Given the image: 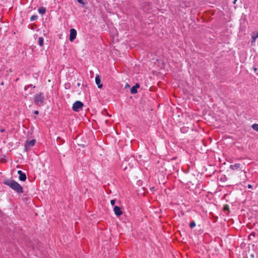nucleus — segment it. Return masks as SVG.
<instances>
[{"mask_svg":"<svg viewBox=\"0 0 258 258\" xmlns=\"http://www.w3.org/2000/svg\"><path fill=\"white\" fill-rule=\"evenodd\" d=\"M4 183L10 186L12 189L16 191L18 194H21L23 192L22 186L17 181L14 180L6 179L4 181Z\"/></svg>","mask_w":258,"mask_h":258,"instance_id":"f257e3e1","label":"nucleus"},{"mask_svg":"<svg viewBox=\"0 0 258 258\" xmlns=\"http://www.w3.org/2000/svg\"><path fill=\"white\" fill-rule=\"evenodd\" d=\"M45 100V97L43 93H39L34 96V101L36 105L43 106Z\"/></svg>","mask_w":258,"mask_h":258,"instance_id":"f03ea898","label":"nucleus"},{"mask_svg":"<svg viewBox=\"0 0 258 258\" xmlns=\"http://www.w3.org/2000/svg\"><path fill=\"white\" fill-rule=\"evenodd\" d=\"M83 106V103L82 102L77 101L73 104L72 108L74 111L78 112L82 108Z\"/></svg>","mask_w":258,"mask_h":258,"instance_id":"7ed1b4c3","label":"nucleus"},{"mask_svg":"<svg viewBox=\"0 0 258 258\" xmlns=\"http://www.w3.org/2000/svg\"><path fill=\"white\" fill-rule=\"evenodd\" d=\"M77 36V31L74 29L72 28L70 30V37L69 40L70 41H73L76 38Z\"/></svg>","mask_w":258,"mask_h":258,"instance_id":"20e7f679","label":"nucleus"},{"mask_svg":"<svg viewBox=\"0 0 258 258\" xmlns=\"http://www.w3.org/2000/svg\"><path fill=\"white\" fill-rule=\"evenodd\" d=\"M36 143V140L35 139L32 140L30 141H26L25 145V148L26 150H27L28 148H31L35 145Z\"/></svg>","mask_w":258,"mask_h":258,"instance_id":"39448f33","label":"nucleus"},{"mask_svg":"<svg viewBox=\"0 0 258 258\" xmlns=\"http://www.w3.org/2000/svg\"><path fill=\"white\" fill-rule=\"evenodd\" d=\"M113 211L114 212L115 214L118 217L120 216L122 214V212L120 208L118 206H114L113 208Z\"/></svg>","mask_w":258,"mask_h":258,"instance_id":"423d86ee","label":"nucleus"},{"mask_svg":"<svg viewBox=\"0 0 258 258\" xmlns=\"http://www.w3.org/2000/svg\"><path fill=\"white\" fill-rule=\"evenodd\" d=\"M18 174L19 175V178L21 181H25L26 180V174L21 170L18 171Z\"/></svg>","mask_w":258,"mask_h":258,"instance_id":"0eeeda50","label":"nucleus"},{"mask_svg":"<svg viewBox=\"0 0 258 258\" xmlns=\"http://www.w3.org/2000/svg\"><path fill=\"white\" fill-rule=\"evenodd\" d=\"M242 168V166L240 163H235L234 165H231L230 166V168L233 170L241 169Z\"/></svg>","mask_w":258,"mask_h":258,"instance_id":"6e6552de","label":"nucleus"},{"mask_svg":"<svg viewBox=\"0 0 258 258\" xmlns=\"http://www.w3.org/2000/svg\"><path fill=\"white\" fill-rule=\"evenodd\" d=\"M95 82L96 84L98 85V87L99 88H101L102 87V84H101V78L98 75L96 76L95 77Z\"/></svg>","mask_w":258,"mask_h":258,"instance_id":"1a4fd4ad","label":"nucleus"},{"mask_svg":"<svg viewBox=\"0 0 258 258\" xmlns=\"http://www.w3.org/2000/svg\"><path fill=\"white\" fill-rule=\"evenodd\" d=\"M38 12L40 14H44L45 13V12H46V9L44 7H40L39 9H38Z\"/></svg>","mask_w":258,"mask_h":258,"instance_id":"9d476101","label":"nucleus"},{"mask_svg":"<svg viewBox=\"0 0 258 258\" xmlns=\"http://www.w3.org/2000/svg\"><path fill=\"white\" fill-rule=\"evenodd\" d=\"M43 41L44 39L43 37H40L38 38V43L40 46H42L43 45Z\"/></svg>","mask_w":258,"mask_h":258,"instance_id":"9b49d317","label":"nucleus"},{"mask_svg":"<svg viewBox=\"0 0 258 258\" xmlns=\"http://www.w3.org/2000/svg\"><path fill=\"white\" fill-rule=\"evenodd\" d=\"M131 93L132 94H134L137 93V89H136L134 86H133L131 89Z\"/></svg>","mask_w":258,"mask_h":258,"instance_id":"f8f14e48","label":"nucleus"},{"mask_svg":"<svg viewBox=\"0 0 258 258\" xmlns=\"http://www.w3.org/2000/svg\"><path fill=\"white\" fill-rule=\"evenodd\" d=\"M252 129L256 132H258V124L254 123L251 126Z\"/></svg>","mask_w":258,"mask_h":258,"instance_id":"ddd939ff","label":"nucleus"},{"mask_svg":"<svg viewBox=\"0 0 258 258\" xmlns=\"http://www.w3.org/2000/svg\"><path fill=\"white\" fill-rule=\"evenodd\" d=\"M38 18V17L37 15H33L30 18V21H34L36 20Z\"/></svg>","mask_w":258,"mask_h":258,"instance_id":"4468645a","label":"nucleus"},{"mask_svg":"<svg viewBox=\"0 0 258 258\" xmlns=\"http://www.w3.org/2000/svg\"><path fill=\"white\" fill-rule=\"evenodd\" d=\"M196 226V223L195 222V221H192L189 224V227L191 228H194Z\"/></svg>","mask_w":258,"mask_h":258,"instance_id":"2eb2a0df","label":"nucleus"},{"mask_svg":"<svg viewBox=\"0 0 258 258\" xmlns=\"http://www.w3.org/2000/svg\"><path fill=\"white\" fill-rule=\"evenodd\" d=\"M29 87H33V88H35V86H33L32 84H30V85H26L25 88H24V90H26Z\"/></svg>","mask_w":258,"mask_h":258,"instance_id":"dca6fc26","label":"nucleus"},{"mask_svg":"<svg viewBox=\"0 0 258 258\" xmlns=\"http://www.w3.org/2000/svg\"><path fill=\"white\" fill-rule=\"evenodd\" d=\"M77 1L83 5H85L87 4V3H85L83 0H77Z\"/></svg>","mask_w":258,"mask_h":258,"instance_id":"f3484780","label":"nucleus"},{"mask_svg":"<svg viewBox=\"0 0 258 258\" xmlns=\"http://www.w3.org/2000/svg\"><path fill=\"white\" fill-rule=\"evenodd\" d=\"M115 202H116V200L115 199L111 200V201H110L111 205L112 206H114L115 205Z\"/></svg>","mask_w":258,"mask_h":258,"instance_id":"a211bd4d","label":"nucleus"},{"mask_svg":"<svg viewBox=\"0 0 258 258\" xmlns=\"http://www.w3.org/2000/svg\"><path fill=\"white\" fill-rule=\"evenodd\" d=\"M224 210L225 211H228V212H229V207L227 205H225L224 206Z\"/></svg>","mask_w":258,"mask_h":258,"instance_id":"6ab92c4d","label":"nucleus"},{"mask_svg":"<svg viewBox=\"0 0 258 258\" xmlns=\"http://www.w3.org/2000/svg\"><path fill=\"white\" fill-rule=\"evenodd\" d=\"M134 87L136 89H138L140 87V85L138 83H137Z\"/></svg>","mask_w":258,"mask_h":258,"instance_id":"aec40b11","label":"nucleus"},{"mask_svg":"<svg viewBox=\"0 0 258 258\" xmlns=\"http://www.w3.org/2000/svg\"><path fill=\"white\" fill-rule=\"evenodd\" d=\"M249 258H254V253L250 254L249 255Z\"/></svg>","mask_w":258,"mask_h":258,"instance_id":"412c9836","label":"nucleus"},{"mask_svg":"<svg viewBox=\"0 0 258 258\" xmlns=\"http://www.w3.org/2000/svg\"><path fill=\"white\" fill-rule=\"evenodd\" d=\"M251 236H253V237H254L255 236V234L254 233H251L249 236V237L250 238Z\"/></svg>","mask_w":258,"mask_h":258,"instance_id":"4be33fe9","label":"nucleus"},{"mask_svg":"<svg viewBox=\"0 0 258 258\" xmlns=\"http://www.w3.org/2000/svg\"><path fill=\"white\" fill-rule=\"evenodd\" d=\"M247 187H248V188H252V186L251 184H248Z\"/></svg>","mask_w":258,"mask_h":258,"instance_id":"5701e85b","label":"nucleus"},{"mask_svg":"<svg viewBox=\"0 0 258 258\" xmlns=\"http://www.w3.org/2000/svg\"><path fill=\"white\" fill-rule=\"evenodd\" d=\"M34 113L35 114H38L39 113V111H37V110H35L34 112Z\"/></svg>","mask_w":258,"mask_h":258,"instance_id":"b1692460","label":"nucleus"},{"mask_svg":"<svg viewBox=\"0 0 258 258\" xmlns=\"http://www.w3.org/2000/svg\"><path fill=\"white\" fill-rule=\"evenodd\" d=\"M257 37H258V31H257V34L256 35V36L254 37H253V39H255Z\"/></svg>","mask_w":258,"mask_h":258,"instance_id":"393cba45","label":"nucleus"},{"mask_svg":"<svg viewBox=\"0 0 258 258\" xmlns=\"http://www.w3.org/2000/svg\"><path fill=\"white\" fill-rule=\"evenodd\" d=\"M253 70L255 72H256L257 71V69L256 68L254 67L253 68Z\"/></svg>","mask_w":258,"mask_h":258,"instance_id":"a878e982","label":"nucleus"},{"mask_svg":"<svg viewBox=\"0 0 258 258\" xmlns=\"http://www.w3.org/2000/svg\"><path fill=\"white\" fill-rule=\"evenodd\" d=\"M77 85H78V86H80V83H78L77 84Z\"/></svg>","mask_w":258,"mask_h":258,"instance_id":"bb28decb","label":"nucleus"},{"mask_svg":"<svg viewBox=\"0 0 258 258\" xmlns=\"http://www.w3.org/2000/svg\"><path fill=\"white\" fill-rule=\"evenodd\" d=\"M237 0H234V1L233 2V3L234 4H235Z\"/></svg>","mask_w":258,"mask_h":258,"instance_id":"cd10ccee","label":"nucleus"},{"mask_svg":"<svg viewBox=\"0 0 258 258\" xmlns=\"http://www.w3.org/2000/svg\"><path fill=\"white\" fill-rule=\"evenodd\" d=\"M1 132H4V129L2 130H1Z\"/></svg>","mask_w":258,"mask_h":258,"instance_id":"c85d7f7f","label":"nucleus"}]
</instances>
